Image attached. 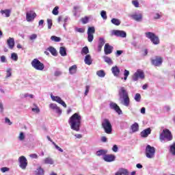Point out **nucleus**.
Segmentation results:
<instances>
[{
    "mask_svg": "<svg viewBox=\"0 0 175 175\" xmlns=\"http://www.w3.org/2000/svg\"><path fill=\"white\" fill-rule=\"evenodd\" d=\"M68 124H70L71 129L79 132L80 126H81V116L79 113H74L69 119Z\"/></svg>",
    "mask_w": 175,
    "mask_h": 175,
    "instance_id": "obj_1",
    "label": "nucleus"
},
{
    "mask_svg": "<svg viewBox=\"0 0 175 175\" xmlns=\"http://www.w3.org/2000/svg\"><path fill=\"white\" fill-rule=\"evenodd\" d=\"M118 95L120 99H123L122 101V105L129 107L131 103V100L129 99V94H128V91L124 87H121L118 91Z\"/></svg>",
    "mask_w": 175,
    "mask_h": 175,
    "instance_id": "obj_2",
    "label": "nucleus"
},
{
    "mask_svg": "<svg viewBox=\"0 0 175 175\" xmlns=\"http://www.w3.org/2000/svg\"><path fill=\"white\" fill-rule=\"evenodd\" d=\"M101 126L104 129L105 133L111 135V133L113 132V126H111V123H110L109 119H104L101 123Z\"/></svg>",
    "mask_w": 175,
    "mask_h": 175,
    "instance_id": "obj_3",
    "label": "nucleus"
},
{
    "mask_svg": "<svg viewBox=\"0 0 175 175\" xmlns=\"http://www.w3.org/2000/svg\"><path fill=\"white\" fill-rule=\"evenodd\" d=\"M159 139L161 142H163L165 139L167 140V142H170V140H173V136L172 135V133L168 129H165L160 134Z\"/></svg>",
    "mask_w": 175,
    "mask_h": 175,
    "instance_id": "obj_4",
    "label": "nucleus"
},
{
    "mask_svg": "<svg viewBox=\"0 0 175 175\" xmlns=\"http://www.w3.org/2000/svg\"><path fill=\"white\" fill-rule=\"evenodd\" d=\"M145 35L148 39H150L153 44H159V37L155 35V33H154L153 32L148 31L145 33Z\"/></svg>",
    "mask_w": 175,
    "mask_h": 175,
    "instance_id": "obj_5",
    "label": "nucleus"
},
{
    "mask_svg": "<svg viewBox=\"0 0 175 175\" xmlns=\"http://www.w3.org/2000/svg\"><path fill=\"white\" fill-rule=\"evenodd\" d=\"M31 66L36 70H44V64L42 63L39 59H33L31 61Z\"/></svg>",
    "mask_w": 175,
    "mask_h": 175,
    "instance_id": "obj_6",
    "label": "nucleus"
},
{
    "mask_svg": "<svg viewBox=\"0 0 175 175\" xmlns=\"http://www.w3.org/2000/svg\"><path fill=\"white\" fill-rule=\"evenodd\" d=\"M146 157L149 158V159H152L155 157V148L154 146H151L150 145H147L145 150Z\"/></svg>",
    "mask_w": 175,
    "mask_h": 175,
    "instance_id": "obj_7",
    "label": "nucleus"
},
{
    "mask_svg": "<svg viewBox=\"0 0 175 175\" xmlns=\"http://www.w3.org/2000/svg\"><path fill=\"white\" fill-rule=\"evenodd\" d=\"M146 77V75H144V72L143 70L138 69L137 71L133 74L132 79L133 81H137L139 79H141V80L144 79Z\"/></svg>",
    "mask_w": 175,
    "mask_h": 175,
    "instance_id": "obj_8",
    "label": "nucleus"
},
{
    "mask_svg": "<svg viewBox=\"0 0 175 175\" xmlns=\"http://www.w3.org/2000/svg\"><path fill=\"white\" fill-rule=\"evenodd\" d=\"M163 62V57L156 56L154 59H151V64L154 66H161Z\"/></svg>",
    "mask_w": 175,
    "mask_h": 175,
    "instance_id": "obj_9",
    "label": "nucleus"
},
{
    "mask_svg": "<svg viewBox=\"0 0 175 175\" xmlns=\"http://www.w3.org/2000/svg\"><path fill=\"white\" fill-rule=\"evenodd\" d=\"M18 161H19V166L21 169H23V170L27 169V166L28 165V161L27 160V158H25V157L24 156H21L19 157L18 159Z\"/></svg>",
    "mask_w": 175,
    "mask_h": 175,
    "instance_id": "obj_10",
    "label": "nucleus"
},
{
    "mask_svg": "<svg viewBox=\"0 0 175 175\" xmlns=\"http://www.w3.org/2000/svg\"><path fill=\"white\" fill-rule=\"evenodd\" d=\"M112 36H118V38H126V32L122 30H113Z\"/></svg>",
    "mask_w": 175,
    "mask_h": 175,
    "instance_id": "obj_11",
    "label": "nucleus"
},
{
    "mask_svg": "<svg viewBox=\"0 0 175 175\" xmlns=\"http://www.w3.org/2000/svg\"><path fill=\"white\" fill-rule=\"evenodd\" d=\"M51 98L52 100H53L54 102H57L59 105H62V106H63V107H65V108L67 107L66 103H65V102L64 100H62L61 97H59L58 96H53V94H51Z\"/></svg>",
    "mask_w": 175,
    "mask_h": 175,
    "instance_id": "obj_12",
    "label": "nucleus"
},
{
    "mask_svg": "<svg viewBox=\"0 0 175 175\" xmlns=\"http://www.w3.org/2000/svg\"><path fill=\"white\" fill-rule=\"evenodd\" d=\"M109 106H110V109H111L112 110H115V111L118 113V114L119 115L122 114V111L121 110V108H120V106L117 105V103H111Z\"/></svg>",
    "mask_w": 175,
    "mask_h": 175,
    "instance_id": "obj_13",
    "label": "nucleus"
},
{
    "mask_svg": "<svg viewBox=\"0 0 175 175\" xmlns=\"http://www.w3.org/2000/svg\"><path fill=\"white\" fill-rule=\"evenodd\" d=\"M35 17H36V13L33 12V11H30L26 14V20L28 22L35 20Z\"/></svg>",
    "mask_w": 175,
    "mask_h": 175,
    "instance_id": "obj_14",
    "label": "nucleus"
},
{
    "mask_svg": "<svg viewBox=\"0 0 175 175\" xmlns=\"http://www.w3.org/2000/svg\"><path fill=\"white\" fill-rule=\"evenodd\" d=\"M113 47L110 46L108 43L105 44L104 46V51L106 55H109V54H111L113 53Z\"/></svg>",
    "mask_w": 175,
    "mask_h": 175,
    "instance_id": "obj_15",
    "label": "nucleus"
},
{
    "mask_svg": "<svg viewBox=\"0 0 175 175\" xmlns=\"http://www.w3.org/2000/svg\"><path fill=\"white\" fill-rule=\"evenodd\" d=\"M103 159L105 162H113L116 161V156L114 154H105Z\"/></svg>",
    "mask_w": 175,
    "mask_h": 175,
    "instance_id": "obj_16",
    "label": "nucleus"
},
{
    "mask_svg": "<svg viewBox=\"0 0 175 175\" xmlns=\"http://www.w3.org/2000/svg\"><path fill=\"white\" fill-rule=\"evenodd\" d=\"M151 134V129L148 128L142 131L140 133L141 137H148V135Z\"/></svg>",
    "mask_w": 175,
    "mask_h": 175,
    "instance_id": "obj_17",
    "label": "nucleus"
},
{
    "mask_svg": "<svg viewBox=\"0 0 175 175\" xmlns=\"http://www.w3.org/2000/svg\"><path fill=\"white\" fill-rule=\"evenodd\" d=\"M7 44L9 46V49L13 50V49H14V38H9L7 40Z\"/></svg>",
    "mask_w": 175,
    "mask_h": 175,
    "instance_id": "obj_18",
    "label": "nucleus"
},
{
    "mask_svg": "<svg viewBox=\"0 0 175 175\" xmlns=\"http://www.w3.org/2000/svg\"><path fill=\"white\" fill-rule=\"evenodd\" d=\"M70 75H75L77 73V65L75 64L70 66L68 69Z\"/></svg>",
    "mask_w": 175,
    "mask_h": 175,
    "instance_id": "obj_19",
    "label": "nucleus"
},
{
    "mask_svg": "<svg viewBox=\"0 0 175 175\" xmlns=\"http://www.w3.org/2000/svg\"><path fill=\"white\" fill-rule=\"evenodd\" d=\"M105 39L103 38H99L98 40V51H102V48L103 46H105Z\"/></svg>",
    "mask_w": 175,
    "mask_h": 175,
    "instance_id": "obj_20",
    "label": "nucleus"
},
{
    "mask_svg": "<svg viewBox=\"0 0 175 175\" xmlns=\"http://www.w3.org/2000/svg\"><path fill=\"white\" fill-rule=\"evenodd\" d=\"M111 72L113 75V76H119L120 75V68L117 66H115L111 68Z\"/></svg>",
    "mask_w": 175,
    "mask_h": 175,
    "instance_id": "obj_21",
    "label": "nucleus"
},
{
    "mask_svg": "<svg viewBox=\"0 0 175 175\" xmlns=\"http://www.w3.org/2000/svg\"><path fill=\"white\" fill-rule=\"evenodd\" d=\"M84 62L86 65L92 64V58H91L90 55H86V56L85 57Z\"/></svg>",
    "mask_w": 175,
    "mask_h": 175,
    "instance_id": "obj_22",
    "label": "nucleus"
},
{
    "mask_svg": "<svg viewBox=\"0 0 175 175\" xmlns=\"http://www.w3.org/2000/svg\"><path fill=\"white\" fill-rule=\"evenodd\" d=\"M132 18H133V20H135V21H138L140 22L142 21V18H143V15H142V14H133L131 15Z\"/></svg>",
    "mask_w": 175,
    "mask_h": 175,
    "instance_id": "obj_23",
    "label": "nucleus"
},
{
    "mask_svg": "<svg viewBox=\"0 0 175 175\" xmlns=\"http://www.w3.org/2000/svg\"><path fill=\"white\" fill-rule=\"evenodd\" d=\"M0 13L1 14H5V17H10V14L12 13V10H1Z\"/></svg>",
    "mask_w": 175,
    "mask_h": 175,
    "instance_id": "obj_24",
    "label": "nucleus"
},
{
    "mask_svg": "<svg viewBox=\"0 0 175 175\" xmlns=\"http://www.w3.org/2000/svg\"><path fill=\"white\" fill-rule=\"evenodd\" d=\"M49 51L52 54V55H54V57H57L58 55V53H57V50L53 46H50L48 48Z\"/></svg>",
    "mask_w": 175,
    "mask_h": 175,
    "instance_id": "obj_25",
    "label": "nucleus"
},
{
    "mask_svg": "<svg viewBox=\"0 0 175 175\" xmlns=\"http://www.w3.org/2000/svg\"><path fill=\"white\" fill-rule=\"evenodd\" d=\"M44 163L45 165H53L54 163V161L51 157H46L44 159Z\"/></svg>",
    "mask_w": 175,
    "mask_h": 175,
    "instance_id": "obj_26",
    "label": "nucleus"
},
{
    "mask_svg": "<svg viewBox=\"0 0 175 175\" xmlns=\"http://www.w3.org/2000/svg\"><path fill=\"white\" fill-rule=\"evenodd\" d=\"M59 54H60V55H62V57H66V55H67L66 48H65L64 46H61L59 48Z\"/></svg>",
    "mask_w": 175,
    "mask_h": 175,
    "instance_id": "obj_27",
    "label": "nucleus"
},
{
    "mask_svg": "<svg viewBox=\"0 0 175 175\" xmlns=\"http://www.w3.org/2000/svg\"><path fill=\"white\" fill-rule=\"evenodd\" d=\"M131 130L133 132H137L139 131V124L137 122H135L131 125Z\"/></svg>",
    "mask_w": 175,
    "mask_h": 175,
    "instance_id": "obj_28",
    "label": "nucleus"
},
{
    "mask_svg": "<svg viewBox=\"0 0 175 175\" xmlns=\"http://www.w3.org/2000/svg\"><path fill=\"white\" fill-rule=\"evenodd\" d=\"M96 75L98 77H105V76H106V73L103 70H98Z\"/></svg>",
    "mask_w": 175,
    "mask_h": 175,
    "instance_id": "obj_29",
    "label": "nucleus"
},
{
    "mask_svg": "<svg viewBox=\"0 0 175 175\" xmlns=\"http://www.w3.org/2000/svg\"><path fill=\"white\" fill-rule=\"evenodd\" d=\"M103 58L105 59V62H107V64H108L109 65H112L113 60H111V58L107 56H104Z\"/></svg>",
    "mask_w": 175,
    "mask_h": 175,
    "instance_id": "obj_30",
    "label": "nucleus"
},
{
    "mask_svg": "<svg viewBox=\"0 0 175 175\" xmlns=\"http://www.w3.org/2000/svg\"><path fill=\"white\" fill-rule=\"evenodd\" d=\"M111 21L112 24H113L114 25L118 26V25H120V24H121V21H120V20H118L117 18H113L111 19Z\"/></svg>",
    "mask_w": 175,
    "mask_h": 175,
    "instance_id": "obj_31",
    "label": "nucleus"
},
{
    "mask_svg": "<svg viewBox=\"0 0 175 175\" xmlns=\"http://www.w3.org/2000/svg\"><path fill=\"white\" fill-rule=\"evenodd\" d=\"M95 33V27H90L88 29V34L94 35Z\"/></svg>",
    "mask_w": 175,
    "mask_h": 175,
    "instance_id": "obj_32",
    "label": "nucleus"
},
{
    "mask_svg": "<svg viewBox=\"0 0 175 175\" xmlns=\"http://www.w3.org/2000/svg\"><path fill=\"white\" fill-rule=\"evenodd\" d=\"M119 170H120L121 174H123V175H129V172L128 170H126V169L120 168Z\"/></svg>",
    "mask_w": 175,
    "mask_h": 175,
    "instance_id": "obj_33",
    "label": "nucleus"
},
{
    "mask_svg": "<svg viewBox=\"0 0 175 175\" xmlns=\"http://www.w3.org/2000/svg\"><path fill=\"white\" fill-rule=\"evenodd\" d=\"M51 40H53V42H61V38L57 37L55 36H52L51 37Z\"/></svg>",
    "mask_w": 175,
    "mask_h": 175,
    "instance_id": "obj_34",
    "label": "nucleus"
},
{
    "mask_svg": "<svg viewBox=\"0 0 175 175\" xmlns=\"http://www.w3.org/2000/svg\"><path fill=\"white\" fill-rule=\"evenodd\" d=\"M90 53V50L88 49V46H84L81 50V54L87 55Z\"/></svg>",
    "mask_w": 175,
    "mask_h": 175,
    "instance_id": "obj_35",
    "label": "nucleus"
},
{
    "mask_svg": "<svg viewBox=\"0 0 175 175\" xmlns=\"http://www.w3.org/2000/svg\"><path fill=\"white\" fill-rule=\"evenodd\" d=\"M81 21L83 24H88V21H90V18L88 16H85L81 18Z\"/></svg>",
    "mask_w": 175,
    "mask_h": 175,
    "instance_id": "obj_36",
    "label": "nucleus"
},
{
    "mask_svg": "<svg viewBox=\"0 0 175 175\" xmlns=\"http://www.w3.org/2000/svg\"><path fill=\"white\" fill-rule=\"evenodd\" d=\"M107 151H105L103 150H100L96 152V155L97 157H100V155H105V154L107 153Z\"/></svg>",
    "mask_w": 175,
    "mask_h": 175,
    "instance_id": "obj_37",
    "label": "nucleus"
},
{
    "mask_svg": "<svg viewBox=\"0 0 175 175\" xmlns=\"http://www.w3.org/2000/svg\"><path fill=\"white\" fill-rule=\"evenodd\" d=\"M170 152L172 155H175V143L170 146Z\"/></svg>",
    "mask_w": 175,
    "mask_h": 175,
    "instance_id": "obj_38",
    "label": "nucleus"
},
{
    "mask_svg": "<svg viewBox=\"0 0 175 175\" xmlns=\"http://www.w3.org/2000/svg\"><path fill=\"white\" fill-rule=\"evenodd\" d=\"M58 9H59V8L58 6H56L53 8L52 13L53 14H54V16H58Z\"/></svg>",
    "mask_w": 175,
    "mask_h": 175,
    "instance_id": "obj_39",
    "label": "nucleus"
},
{
    "mask_svg": "<svg viewBox=\"0 0 175 175\" xmlns=\"http://www.w3.org/2000/svg\"><path fill=\"white\" fill-rule=\"evenodd\" d=\"M52 144L55 147L56 150H58V151H60V152H64V150H62V148H61L59 146H58V145H57V144H55V142H52Z\"/></svg>",
    "mask_w": 175,
    "mask_h": 175,
    "instance_id": "obj_40",
    "label": "nucleus"
},
{
    "mask_svg": "<svg viewBox=\"0 0 175 175\" xmlns=\"http://www.w3.org/2000/svg\"><path fill=\"white\" fill-rule=\"evenodd\" d=\"M47 25H48V29H51V27H53V20L47 19Z\"/></svg>",
    "mask_w": 175,
    "mask_h": 175,
    "instance_id": "obj_41",
    "label": "nucleus"
},
{
    "mask_svg": "<svg viewBox=\"0 0 175 175\" xmlns=\"http://www.w3.org/2000/svg\"><path fill=\"white\" fill-rule=\"evenodd\" d=\"M37 174L38 175H43V174H44V170H43V169L42 167H39L37 170Z\"/></svg>",
    "mask_w": 175,
    "mask_h": 175,
    "instance_id": "obj_42",
    "label": "nucleus"
},
{
    "mask_svg": "<svg viewBox=\"0 0 175 175\" xmlns=\"http://www.w3.org/2000/svg\"><path fill=\"white\" fill-rule=\"evenodd\" d=\"M140 99H142V96L140 94L137 93L135 96V100H136V102H140Z\"/></svg>",
    "mask_w": 175,
    "mask_h": 175,
    "instance_id": "obj_43",
    "label": "nucleus"
},
{
    "mask_svg": "<svg viewBox=\"0 0 175 175\" xmlns=\"http://www.w3.org/2000/svg\"><path fill=\"white\" fill-rule=\"evenodd\" d=\"M100 14L103 20H107V15L106 14V11H101Z\"/></svg>",
    "mask_w": 175,
    "mask_h": 175,
    "instance_id": "obj_44",
    "label": "nucleus"
},
{
    "mask_svg": "<svg viewBox=\"0 0 175 175\" xmlns=\"http://www.w3.org/2000/svg\"><path fill=\"white\" fill-rule=\"evenodd\" d=\"M124 80H126L128 79V76H129V70H124Z\"/></svg>",
    "mask_w": 175,
    "mask_h": 175,
    "instance_id": "obj_45",
    "label": "nucleus"
},
{
    "mask_svg": "<svg viewBox=\"0 0 175 175\" xmlns=\"http://www.w3.org/2000/svg\"><path fill=\"white\" fill-rule=\"evenodd\" d=\"M11 58L14 59V61H17V59H18V57L17 56V54L15 53H12Z\"/></svg>",
    "mask_w": 175,
    "mask_h": 175,
    "instance_id": "obj_46",
    "label": "nucleus"
},
{
    "mask_svg": "<svg viewBox=\"0 0 175 175\" xmlns=\"http://www.w3.org/2000/svg\"><path fill=\"white\" fill-rule=\"evenodd\" d=\"M88 40L91 42L94 40V34H88Z\"/></svg>",
    "mask_w": 175,
    "mask_h": 175,
    "instance_id": "obj_47",
    "label": "nucleus"
},
{
    "mask_svg": "<svg viewBox=\"0 0 175 175\" xmlns=\"http://www.w3.org/2000/svg\"><path fill=\"white\" fill-rule=\"evenodd\" d=\"M6 77H10L12 76V68H8L6 70Z\"/></svg>",
    "mask_w": 175,
    "mask_h": 175,
    "instance_id": "obj_48",
    "label": "nucleus"
},
{
    "mask_svg": "<svg viewBox=\"0 0 175 175\" xmlns=\"http://www.w3.org/2000/svg\"><path fill=\"white\" fill-rule=\"evenodd\" d=\"M57 107H58V106L57 105V104L52 103V104H50V105H49V107H50V109H51L52 110H55V109H56Z\"/></svg>",
    "mask_w": 175,
    "mask_h": 175,
    "instance_id": "obj_49",
    "label": "nucleus"
},
{
    "mask_svg": "<svg viewBox=\"0 0 175 175\" xmlns=\"http://www.w3.org/2000/svg\"><path fill=\"white\" fill-rule=\"evenodd\" d=\"M18 139L19 140H24V139H25V135H24V133H20Z\"/></svg>",
    "mask_w": 175,
    "mask_h": 175,
    "instance_id": "obj_50",
    "label": "nucleus"
},
{
    "mask_svg": "<svg viewBox=\"0 0 175 175\" xmlns=\"http://www.w3.org/2000/svg\"><path fill=\"white\" fill-rule=\"evenodd\" d=\"M132 3L135 8H139V1L137 0H133Z\"/></svg>",
    "mask_w": 175,
    "mask_h": 175,
    "instance_id": "obj_51",
    "label": "nucleus"
},
{
    "mask_svg": "<svg viewBox=\"0 0 175 175\" xmlns=\"http://www.w3.org/2000/svg\"><path fill=\"white\" fill-rule=\"evenodd\" d=\"M88 92H90V85L85 86V96L88 95Z\"/></svg>",
    "mask_w": 175,
    "mask_h": 175,
    "instance_id": "obj_52",
    "label": "nucleus"
},
{
    "mask_svg": "<svg viewBox=\"0 0 175 175\" xmlns=\"http://www.w3.org/2000/svg\"><path fill=\"white\" fill-rule=\"evenodd\" d=\"M5 124H8V125H12L13 123L10 121V119L8 118H5Z\"/></svg>",
    "mask_w": 175,
    "mask_h": 175,
    "instance_id": "obj_53",
    "label": "nucleus"
},
{
    "mask_svg": "<svg viewBox=\"0 0 175 175\" xmlns=\"http://www.w3.org/2000/svg\"><path fill=\"white\" fill-rule=\"evenodd\" d=\"M55 113H57V114H61L62 113V110H61V108L59 107H57L55 109Z\"/></svg>",
    "mask_w": 175,
    "mask_h": 175,
    "instance_id": "obj_54",
    "label": "nucleus"
},
{
    "mask_svg": "<svg viewBox=\"0 0 175 175\" xmlns=\"http://www.w3.org/2000/svg\"><path fill=\"white\" fill-rule=\"evenodd\" d=\"M76 31H77V32H79L80 33H83V32L85 30L83 28H77Z\"/></svg>",
    "mask_w": 175,
    "mask_h": 175,
    "instance_id": "obj_55",
    "label": "nucleus"
},
{
    "mask_svg": "<svg viewBox=\"0 0 175 175\" xmlns=\"http://www.w3.org/2000/svg\"><path fill=\"white\" fill-rule=\"evenodd\" d=\"M112 151H113V152H117L118 151V146L114 145L112 148Z\"/></svg>",
    "mask_w": 175,
    "mask_h": 175,
    "instance_id": "obj_56",
    "label": "nucleus"
},
{
    "mask_svg": "<svg viewBox=\"0 0 175 175\" xmlns=\"http://www.w3.org/2000/svg\"><path fill=\"white\" fill-rule=\"evenodd\" d=\"M29 157L30 158H33V159H38V154H31Z\"/></svg>",
    "mask_w": 175,
    "mask_h": 175,
    "instance_id": "obj_57",
    "label": "nucleus"
},
{
    "mask_svg": "<svg viewBox=\"0 0 175 175\" xmlns=\"http://www.w3.org/2000/svg\"><path fill=\"white\" fill-rule=\"evenodd\" d=\"M2 173H5V172H9V168L4 167L1 169Z\"/></svg>",
    "mask_w": 175,
    "mask_h": 175,
    "instance_id": "obj_58",
    "label": "nucleus"
},
{
    "mask_svg": "<svg viewBox=\"0 0 175 175\" xmlns=\"http://www.w3.org/2000/svg\"><path fill=\"white\" fill-rule=\"evenodd\" d=\"M161 17H162V15L157 13L156 15L154 16V20H158V19L161 18Z\"/></svg>",
    "mask_w": 175,
    "mask_h": 175,
    "instance_id": "obj_59",
    "label": "nucleus"
},
{
    "mask_svg": "<svg viewBox=\"0 0 175 175\" xmlns=\"http://www.w3.org/2000/svg\"><path fill=\"white\" fill-rule=\"evenodd\" d=\"M122 53H124L122 51H117L116 53V55H117V57H120V55H121Z\"/></svg>",
    "mask_w": 175,
    "mask_h": 175,
    "instance_id": "obj_60",
    "label": "nucleus"
},
{
    "mask_svg": "<svg viewBox=\"0 0 175 175\" xmlns=\"http://www.w3.org/2000/svg\"><path fill=\"white\" fill-rule=\"evenodd\" d=\"M36 38H38V36L36 34H32L31 36H30V40H33L34 39H36Z\"/></svg>",
    "mask_w": 175,
    "mask_h": 175,
    "instance_id": "obj_61",
    "label": "nucleus"
},
{
    "mask_svg": "<svg viewBox=\"0 0 175 175\" xmlns=\"http://www.w3.org/2000/svg\"><path fill=\"white\" fill-rule=\"evenodd\" d=\"M101 142H103V143H106V142H107V138L105 136L101 137Z\"/></svg>",
    "mask_w": 175,
    "mask_h": 175,
    "instance_id": "obj_62",
    "label": "nucleus"
},
{
    "mask_svg": "<svg viewBox=\"0 0 175 175\" xmlns=\"http://www.w3.org/2000/svg\"><path fill=\"white\" fill-rule=\"evenodd\" d=\"M80 9V7L79 6H74V12L75 13V14H77V10H79Z\"/></svg>",
    "mask_w": 175,
    "mask_h": 175,
    "instance_id": "obj_63",
    "label": "nucleus"
},
{
    "mask_svg": "<svg viewBox=\"0 0 175 175\" xmlns=\"http://www.w3.org/2000/svg\"><path fill=\"white\" fill-rule=\"evenodd\" d=\"M1 62H6V57L4 55L1 56Z\"/></svg>",
    "mask_w": 175,
    "mask_h": 175,
    "instance_id": "obj_64",
    "label": "nucleus"
}]
</instances>
